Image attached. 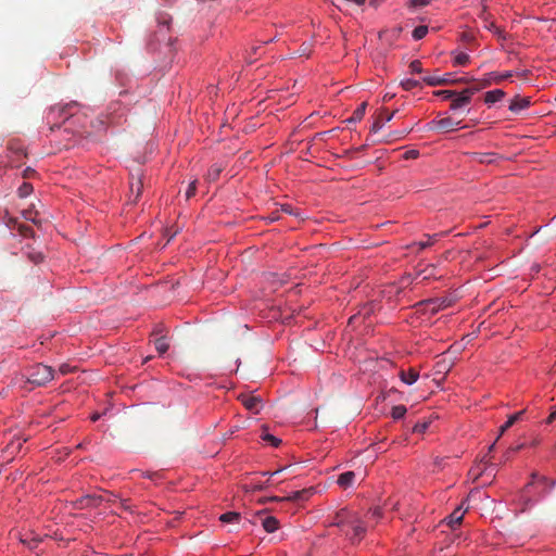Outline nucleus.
<instances>
[{
    "instance_id": "2eb2a0df",
    "label": "nucleus",
    "mask_w": 556,
    "mask_h": 556,
    "mask_svg": "<svg viewBox=\"0 0 556 556\" xmlns=\"http://www.w3.org/2000/svg\"><path fill=\"white\" fill-rule=\"evenodd\" d=\"M523 414H525V410H520V412H518V413H515V414L510 415V416L508 417L507 421H506L503 426H501V428H500V433H498V435H497V438H496V441H497V440H498V439H500V438H501V437H502V435H503V434H504V433H505V432H506V431H507V430H508L513 425H515V422H517V421L521 418V416H522Z\"/></svg>"
},
{
    "instance_id": "a19ab883",
    "label": "nucleus",
    "mask_w": 556,
    "mask_h": 556,
    "mask_svg": "<svg viewBox=\"0 0 556 556\" xmlns=\"http://www.w3.org/2000/svg\"><path fill=\"white\" fill-rule=\"evenodd\" d=\"M195 191H197V181H192L190 182L187 191H186V199H190L191 197H193L195 194Z\"/></svg>"
},
{
    "instance_id": "2f4dec72",
    "label": "nucleus",
    "mask_w": 556,
    "mask_h": 556,
    "mask_svg": "<svg viewBox=\"0 0 556 556\" xmlns=\"http://www.w3.org/2000/svg\"><path fill=\"white\" fill-rule=\"evenodd\" d=\"M261 438H262V440H263V441H265V442L269 443V444H270L271 446H274V447H278V446L280 445V443H281V440H280V439H278V438L274 437V435H273V434H270V433H263V434L261 435Z\"/></svg>"
},
{
    "instance_id": "412c9836",
    "label": "nucleus",
    "mask_w": 556,
    "mask_h": 556,
    "mask_svg": "<svg viewBox=\"0 0 556 556\" xmlns=\"http://www.w3.org/2000/svg\"><path fill=\"white\" fill-rule=\"evenodd\" d=\"M495 154L494 153H473L472 160L480 164H490L494 162Z\"/></svg>"
},
{
    "instance_id": "69168bd1",
    "label": "nucleus",
    "mask_w": 556,
    "mask_h": 556,
    "mask_svg": "<svg viewBox=\"0 0 556 556\" xmlns=\"http://www.w3.org/2000/svg\"><path fill=\"white\" fill-rule=\"evenodd\" d=\"M489 29H495L497 30V27L494 25V23H491L490 26L488 27Z\"/></svg>"
},
{
    "instance_id": "f257e3e1",
    "label": "nucleus",
    "mask_w": 556,
    "mask_h": 556,
    "mask_svg": "<svg viewBox=\"0 0 556 556\" xmlns=\"http://www.w3.org/2000/svg\"><path fill=\"white\" fill-rule=\"evenodd\" d=\"M26 381L34 387H43L54 379V369L38 363L26 369Z\"/></svg>"
},
{
    "instance_id": "9b49d317",
    "label": "nucleus",
    "mask_w": 556,
    "mask_h": 556,
    "mask_svg": "<svg viewBox=\"0 0 556 556\" xmlns=\"http://www.w3.org/2000/svg\"><path fill=\"white\" fill-rule=\"evenodd\" d=\"M350 527L353 530V534L350 536V540L353 544H355L356 542H359L364 538V535L366 533V527L361 521L359 518H358V522H355L354 525H350Z\"/></svg>"
},
{
    "instance_id": "bb28decb",
    "label": "nucleus",
    "mask_w": 556,
    "mask_h": 556,
    "mask_svg": "<svg viewBox=\"0 0 556 556\" xmlns=\"http://www.w3.org/2000/svg\"><path fill=\"white\" fill-rule=\"evenodd\" d=\"M74 105L75 104H66L64 106H54L51 109L49 114L51 115V114L59 113V115H64V117L67 118V116L72 115V113L70 111Z\"/></svg>"
},
{
    "instance_id": "a878e982",
    "label": "nucleus",
    "mask_w": 556,
    "mask_h": 556,
    "mask_svg": "<svg viewBox=\"0 0 556 556\" xmlns=\"http://www.w3.org/2000/svg\"><path fill=\"white\" fill-rule=\"evenodd\" d=\"M240 519V514L236 511H228L220 515L219 520L224 523L238 522Z\"/></svg>"
},
{
    "instance_id": "f3484780",
    "label": "nucleus",
    "mask_w": 556,
    "mask_h": 556,
    "mask_svg": "<svg viewBox=\"0 0 556 556\" xmlns=\"http://www.w3.org/2000/svg\"><path fill=\"white\" fill-rule=\"evenodd\" d=\"M505 97V92L502 89H494L488 91L484 94V101L486 104H493L497 101H501Z\"/></svg>"
},
{
    "instance_id": "ddd939ff",
    "label": "nucleus",
    "mask_w": 556,
    "mask_h": 556,
    "mask_svg": "<svg viewBox=\"0 0 556 556\" xmlns=\"http://www.w3.org/2000/svg\"><path fill=\"white\" fill-rule=\"evenodd\" d=\"M142 188H143V184L141 180V176L138 175L137 177H135L132 175L131 181H130V193H131V195H134L132 203H136L137 200L139 199Z\"/></svg>"
},
{
    "instance_id": "052dcab7",
    "label": "nucleus",
    "mask_w": 556,
    "mask_h": 556,
    "mask_svg": "<svg viewBox=\"0 0 556 556\" xmlns=\"http://www.w3.org/2000/svg\"><path fill=\"white\" fill-rule=\"evenodd\" d=\"M380 0H370V5L377 7L379 4Z\"/></svg>"
},
{
    "instance_id": "de8ad7c7",
    "label": "nucleus",
    "mask_w": 556,
    "mask_h": 556,
    "mask_svg": "<svg viewBox=\"0 0 556 556\" xmlns=\"http://www.w3.org/2000/svg\"><path fill=\"white\" fill-rule=\"evenodd\" d=\"M510 76H511V74L508 72V73H506V74H502L501 76L494 75L493 77H494V80H495L496 83H500V81H502L503 79H506V78H508V77H510Z\"/></svg>"
},
{
    "instance_id": "4d7b16f0",
    "label": "nucleus",
    "mask_w": 556,
    "mask_h": 556,
    "mask_svg": "<svg viewBox=\"0 0 556 556\" xmlns=\"http://www.w3.org/2000/svg\"><path fill=\"white\" fill-rule=\"evenodd\" d=\"M522 447H523V444H519V445H517V446H515V447L510 448V451H513V452H518V451H520Z\"/></svg>"
},
{
    "instance_id": "4c0bfd02",
    "label": "nucleus",
    "mask_w": 556,
    "mask_h": 556,
    "mask_svg": "<svg viewBox=\"0 0 556 556\" xmlns=\"http://www.w3.org/2000/svg\"><path fill=\"white\" fill-rule=\"evenodd\" d=\"M429 427V424L427 421H424V422H417L414 427H413V432L414 433H424Z\"/></svg>"
},
{
    "instance_id": "680f3d73",
    "label": "nucleus",
    "mask_w": 556,
    "mask_h": 556,
    "mask_svg": "<svg viewBox=\"0 0 556 556\" xmlns=\"http://www.w3.org/2000/svg\"><path fill=\"white\" fill-rule=\"evenodd\" d=\"M469 89L475 90V93L479 91L481 88H479V84L477 83V86L470 87Z\"/></svg>"
},
{
    "instance_id": "0e129e2a",
    "label": "nucleus",
    "mask_w": 556,
    "mask_h": 556,
    "mask_svg": "<svg viewBox=\"0 0 556 556\" xmlns=\"http://www.w3.org/2000/svg\"><path fill=\"white\" fill-rule=\"evenodd\" d=\"M177 231H174L172 232L170 235H168V241H170L175 236H176Z\"/></svg>"
},
{
    "instance_id": "338daca9",
    "label": "nucleus",
    "mask_w": 556,
    "mask_h": 556,
    "mask_svg": "<svg viewBox=\"0 0 556 556\" xmlns=\"http://www.w3.org/2000/svg\"><path fill=\"white\" fill-rule=\"evenodd\" d=\"M40 260H42V256L40 254L38 256H35L34 258L35 262H39Z\"/></svg>"
},
{
    "instance_id": "774afa93",
    "label": "nucleus",
    "mask_w": 556,
    "mask_h": 556,
    "mask_svg": "<svg viewBox=\"0 0 556 556\" xmlns=\"http://www.w3.org/2000/svg\"><path fill=\"white\" fill-rule=\"evenodd\" d=\"M494 447H495V443H493V444L489 447V451H490V452H491V451H493V450H494Z\"/></svg>"
},
{
    "instance_id": "6e6552de",
    "label": "nucleus",
    "mask_w": 556,
    "mask_h": 556,
    "mask_svg": "<svg viewBox=\"0 0 556 556\" xmlns=\"http://www.w3.org/2000/svg\"><path fill=\"white\" fill-rule=\"evenodd\" d=\"M239 400L241 401L242 405L253 414H258L262 409L263 404L260 396L242 394L239 396Z\"/></svg>"
},
{
    "instance_id": "f8f14e48",
    "label": "nucleus",
    "mask_w": 556,
    "mask_h": 556,
    "mask_svg": "<svg viewBox=\"0 0 556 556\" xmlns=\"http://www.w3.org/2000/svg\"><path fill=\"white\" fill-rule=\"evenodd\" d=\"M465 510H463L462 506L454 509V511L446 518L447 525L451 529H456L464 518Z\"/></svg>"
},
{
    "instance_id": "0eeeda50",
    "label": "nucleus",
    "mask_w": 556,
    "mask_h": 556,
    "mask_svg": "<svg viewBox=\"0 0 556 556\" xmlns=\"http://www.w3.org/2000/svg\"><path fill=\"white\" fill-rule=\"evenodd\" d=\"M473 94L475 90L472 89H464L460 93L456 92V96L452 98L451 110L456 111L467 105Z\"/></svg>"
},
{
    "instance_id": "58836bf2",
    "label": "nucleus",
    "mask_w": 556,
    "mask_h": 556,
    "mask_svg": "<svg viewBox=\"0 0 556 556\" xmlns=\"http://www.w3.org/2000/svg\"><path fill=\"white\" fill-rule=\"evenodd\" d=\"M281 211L289 215H294L295 217H301V214L298 211H295L290 204L281 205Z\"/></svg>"
},
{
    "instance_id": "c756f323",
    "label": "nucleus",
    "mask_w": 556,
    "mask_h": 556,
    "mask_svg": "<svg viewBox=\"0 0 556 556\" xmlns=\"http://www.w3.org/2000/svg\"><path fill=\"white\" fill-rule=\"evenodd\" d=\"M406 412H407V409L404 405H396V406H393L391 416L393 419H401L405 416Z\"/></svg>"
},
{
    "instance_id": "9d476101",
    "label": "nucleus",
    "mask_w": 556,
    "mask_h": 556,
    "mask_svg": "<svg viewBox=\"0 0 556 556\" xmlns=\"http://www.w3.org/2000/svg\"><path fill=\"white\" fill-rule=\"evenodd\" d=\"M531 101L530 98H520L519 96H516L509 104V110L514 113H519L520 111L529 108Z\"/></svg>"
},
{
    "instance_id": "dca6fc26",
    "label": "nucleus",
    "mask_w": 556,
    "mask_h": 556,
    "mask_svg": "<svg viewBox=\"0 0 556 556\" xmlns=\"http://www.w3.org/2000/svg\"><path fill=\"white\" fill-rule=\"evenodd\" d=\"M418 377H419V372L414 368H409L407 371H405V370L400 371L401 380L408 386L415 383L417 381Z\"/></svg>"
},
{
    "instance_id": "f03ea898",
    "label": "nucleus",
    "mask_w": 556,
    "mask_h": 556,
    "mask_svg": "<svg viewBox=\"0 0 556 556\" xmlns=\"http://www.w3.org/2000/svg\"><path fill=\"white\" fill-rule=\"evenodd\" d=\"M422 307L425 313H429L431 315L437 314L439 311L444 309L452 305V301L447 298H434L422 301L418 304Z\"/></svg>"
},
{
    "instance_id": "423d86ee",
    "label": "nucleus",
    "mask_w": 556,
    "mask_h": 556,
    "mask_svg": "<svg viewBox=\"0 0 556 556\" xmlns=\"http://www.w3.org/2000/svg\"><path fill=\"white\" fill-rule=\"evenodd\" d=\"M104 496L98 494H88L81 496L75 502V506L78 509L92 508L98 507L101 503H103Z\"/></svg>"
},
{
    "instance_id": "7ed1b4c3",
    "label": "nucleus",
    "mask_w": 556,
    "mask_h": 556,
    "mask_svg": "<svg viewBox=\"0 0 556 556\" xmlns=\"http://www.w3.org/2000/svg\"><path fill=\"white\" fill-rule=\"evenodd\" d=\"M355 522H358V515L346 508H342L336 513L331 525L342 528L344 526L350 527V525H354Z\"/></svg>"
},
{
    "instance_id": "c9c22d12",
    "label": "nucleus",
    "mask_w": 556,
    "mask_h": 556,
    "mask_svg": "<svg viewBox=\"0 0 556 556\" xmlns=\"http://www.w3.org/2000/svg\"><path fill=\"white\" fill-rule=\"evenodd\" d=\"M21 542L24 545H26L29 549H35V548H37L40 541L36 538H31V539L22 538Z\"/></svg>"
},
{
    "instance_id": "e433bc0d",
    "label": "nucleus",
    "mask_w": 556,
    "mask_h": 556,
    "mask_svg": "<svg viewBox=\"0 0 556 556\" xmlns=\"http://www.w3.org/2000/svg\"><path fill=\"white\" fill-rule=\"evenodd\" d=\"M435 96L441 97L443 100H452L456 96V91L453 90H438L434 92Z\"/></svg>"
},
{
    "instance_id": "393cba45",
    "label": "nucleus",
    "mask_w": 556,
    "mask_h": 556,
    "mask_svg": "<svg viewBox=\"0 0 556 556\" xmlns=\"http://www.w3.org/2000/svg\"><path fill=\"white\" fill-rule=\"evenodd\" d=\"M222 170H223V168H222V166H220V165H218V164H213V165L210 167V169L207 170L206 179H207L208 181H215V180L218 178V176H219V174H220V172H222Z\"/></svg>"
},
{
    "instance_id": "b1692460",
    "label": "nucleus",
    "mask_w": 556,
    "mask_h": 556,
    "mask_svg": "<svg viewBox=\"0 0 556 556\" xmlns=\"http://www.w3.org/2000/svg\"><path fill=\"white\" fill-rule=\"evenodd\" d=\"M445 232L434 233V235H426L428 238L427 241H420L416 243L420 250H424L428 247H431L435 241H438L439 238L443 237Z\"/></svg>"
},
{
    "instance_id": "4be33fe9",
    "label": "nucleus",
    "mask_w": 556,
    "mask_h": 556,
    "mask_svg": "<svg viewBox=\"0 0 556 556\" xmlns=\"http://www.w3.org/2000/svg\"><path fill=\"white\" fill-rule=\"evenodd\" d=\"M375 311V304L374 303H367L365 304L358 312L357 315H354L350 318V323L358 318V316H363L364 318L369 317Z\"/></svg>"
},
{
    "instance_id": "6ab92c4d",
    "label": "nucleus",
    "mask_w": 556,
    "mask_h": 556,
    "mask_svg": "<svg viewBox=\"0 0 556 556\" xmlns=\"http://www.w3.org/2000/svg\"><path fill=\"white\" fill-rule=\"evenodd\" d=\"M354 479H355L354 471H345L339 476L337 482L341 488L346 489L353 484Z\"/></svg>"
},
{
    "instance_id": "a18cd8bd",
    "label": "nucleus",
    "mask_w": 556,
    "mask_h": 556,
    "mask_svg": "<svg viewBox=\"0 0 556 556\" xmlns=\"http://www.w3.org/2000/svg\"><path fill=\"white\" fill-rule=\"evenodd\" d=\"M20 231L23 236H30L33 235V230L28 226H21Z\"/></svg>"
},
{
    "instance_id": "c03bdc74",
    "label": "nucleus",
    "mask_w": 556,
    "mask_h": 556,
    "mask_svg": "<svg viewBox=\"0 0 556 556\" xmlns=\"http://www.w3.org/2000/svg\"><path fill=\"white\" fill-rule=\"evenodd\" d=\"M340 2V4H338V8L340 10H342L343 8V4H346L349 2H354L355 4L357 5H363L365 3L366 0H338Z\"/></svg>"
},
{
    "instance_id": "5fc2aeb1",
    "label": "nucleus",
    "mask_w": 556,
    "mask_h": 556,
    "mask_svg": "<svg viewBox=\"0 0 556 556\" xmlns=\"http://www.w3.org/2000/svg\"><path fill=\"white\" fill-rule=\"evenodd\" d=\"M418 155V152L413 150V151H409L406 153V157L409 159V157H416Z\"/></svg>"
},
{
    "instance_id": "39448f33",
    "label": "nucleus",
    "mask_w": 556,
    "mask_h": 556,
    "mask_svg": "<svg viewBox=\"0 0 556 556\" xmlns=\"http://www.w3.org/2000/svg\"><path fill=\"white\" fill-rule=\"evenodd\" d=\"M256 522H260L268 533H273L279 528L278 519L274 516L266 515L265 510H261L255 515L254 523Z\"/></svg>"
},
{
    "instance_id": "473e14b6",
    "label": "nucleus",
    "mask_w": 556,
    "mask_h": 556,
    "mask_svg": "<svg viewBox=\"0 0 556 556\" xmlns=\"http://www.w3.org/2000/svg\"><path fill=\"white\" fill-rule=\"evenodd\" d=\"M401 86H402V88H403L404 90H407V91H408V90H412V89H414V88L418 87V86H419V81H418V80H415V79H410V78H408V79H404V80H402V81H401Z\"/></svg>"
},
{
    "instance_id": "7c9ffc66",
    "label": "nucleus",
    "mask_w": 556,
    "mask_h": 556,
    "mask_svg": "<svg viewBox=\"0 0 556 556\" xmlns=\"http://www.w3.org/2000/svg\"><path fill=\"white\" fill-rule=\"evenodd\" d=\"M428 34V27L425 26V25H420V26H417L414 30H413V38L415 40H420L422 39L426 35Z\"/></svg>"
},
{
    "instance_id": "49530a36",
    "label": "nucleus",
    "mask_w": 556,
    "mask_h": 556,
    "mask_svg": "<svg viewBox=\"0 0 556 556\" xmlns=\"http://www.w3.org/2000/svg\"><path fill=\"white\" fill-rule=\"evenodd\" d=\"M160 24L162 25L161 31H165L168 29L169 20H167V18L160 20Z\"/></svg>"
},
{
    "instance_id": "1a4fd4ad",
    "label": "nucleus",
    "mask_w": 556,
    "mask_h": 556,
    "mask_svg": "<svg viewBox=\"0 0 556 556\" xmlns=\"http://www.w3.org/2000/svg\"><path fill=\"white\" fill-rule=\"evenodd\" d=\"M314 494V488H307L300 491H295L286 497H271V501H291V502H304L307 501Z\"/></svg>"
},
{
    "instance_id": "13d9d810",
    "label": "nucleus",
    "mask_w": 556,
    "mask_h": 556,
    "mask_svg": "<svg viewBox=\"0 0 556 556\" xmlns=\"http://www.w3.org/2000/svg\"><path fill=\"white\" fill-rule=\"evenodd\" d=\"M100 418V414L96 413L91 416L92 421H97Z\"/></svg>"
},
{
    "instance_id": "ea45409f",
    "label": "nucleus",
    "mask_w": 556,
    "mask_h": 556,
    "mask_svg": "<svg viewBox=\"0 0 556 556\" xmlns=\"http://www.w3.org/2000/svg\"><path fill=\"white\" fill-rule=\"evenodd\" d=\"M409 68L412 71V73H416V74L421 73L422 72L421 62L418 60L412 61L409 64Z\"/></svg>"
},
{
    "instance_id": "aec40b11",
    "label": "nucleus",
    "mask_w": 556,
    "mask_h": 556,
    "mask_svg": "<svg viewBox=\"0 0 556 556\" xmlns=\"http://www.w3.org/2000/svg\"><path fill=\"white\" fill-rule=\"evenodd\" d=\"M367 103L363 102L358 108L353 112L352 116L346 119L348 123H356L363 119L366 112Z\"/></svg>"
},
{
    "instance_id": "603ef678",
    "label": "nucleus",
    "mask_w": 556,
    "mask_h": 556,
    "mask_svg": "<svg viewBox=\"0 0 556 556\" xmlns=\"http://www.w3.org/2000/svg\"><path fill=\"white\" fill-rule=\"evenodd\" d=\"M555 419H556V410L549 414V416L547 417L546 422L547 424H552Z\"/></svg>"
},
{
    "instance_id": "f704fd0d",
    "label": "nucleus",
    "mask_w": 556,
    "mask_h": 556,
    "mask_svg": "<svg viewBox=\"0 0 556 556\" xmlns=\"http://www.w3.org/2000/svg\"><path fill=\"white\" fill-rule=\"evenodd\" d=\"M33 191V187L30 184H27V182H24L20 188H18V195L21 198H26L27 195H29Z\"/></svg>"
},
{
    "instance_id": "72a5a7b5",
    "label": "nucleus",
    "mask_w": 556,
    "mask_h": 556,
    "mask_svg": "<svg viewBox=\"0 0 556 556\" xmlns=\"http://www.w3.org/2000/svg\"><path fill=\"white\" fill-rule=\"evenodd\" d=\"M432 0H408L407 7L409 9H416L420 7H427Z\"/></svg>"
},
{
    "instance_id": "c85d7f7f",
    "label": "nucleus",
    "mask_w": 556,
    "mask_h": 556,
    "mask_svg": "<svg viewBox=\"0 0 556 556\" xmlns=\"http://www.w3.org/2000/svg\"><path fill=\"white\" fill-rule=\"evenodd\" d=\"M453 62H454V65L464 66L470 62V56H469V54H467L465 52H458L455 54Z\"/></svg>"
},
{
    "instance_id": "e2e57ef3",
    "label": "nucleus",
    "mask_w": 556,
    "mask_h": 556,
    "mask_svg": "<svg viewBox=\"0 0 556 556\" xmlns=\"http://www.w3.org/2000/svg\"><path fill=\"white\" fill-rule=\"evenodd\" d=\"M480 16L483 17L484 20H486V11H485V9L482 10Z\"/></svg>"
},
{
    "instance_id": "20e7f679",
    "label": "nucleus",
    "mask_w": 556,
    "mask_h": 556,
    "mask_svg": "<svg viewBox=\"0 0 556 556\" xmlns=\"http://www.w3.org/2000/svg\"><path fill=\"white\" fill-rule=\"evenodd\" d=\"M460 122H455L451 117H444L441 119L431 121L428 126L431 130H438L440 132H450L456 129L459 126Z\"/></svg>"
},
{
    "instance_id": "864d4df0",
    "label": "nucleus",
    "mask_w": 556,
    "mask_h": 556,
    "mask_svg": "<svg viewBox=\"0 0 556 556\" xmlns=\"http://www.w3.org/2000/svg\"><path fill=\"white\" fill-rule=\"evenodd\" d=\"M540 477H541V476H539V473L533 472V473L531 475V479H532V480H531V482H530L528 485H531L535 480H538V481H539V480H540Z\"/></svg>"
},
{
    "instance_id": "3c124183",
    "label": "nucleus",
    "mask_w": 556,
    "mask_h": 556,
    "mask_svg": "<svg viewBox=\"0 0 556 556\" xmlns=\"http://www.w3.org/2000/svg\"><path fill=\"white\" fill-rule=\"evenodd\" d=\"M116 500V495L112 494V493H109V496L108 497H104L103 502H106V503H114Z\"/></svg>"
},
{
    "instance_id": "37998d69",
    "label": "nucleus",
    "mask_w": 556,
    "mask_h": 556,
    "mask_svg": "<svg viewBox=\"0 0 556 556\" xmlns=\"http://www.w3.org/2000/svg\"><path fill=\"white\" fill-rule=\"evenodd\" d=\"M299 53H300V55L308 56L311 53V45L306 43V42L302 43V46L300 47Z\"/></svg>"
},
{
    "instance_id": "79ce46f5",
    "label": "nucleus",
    "mask_w": 556,
    "mask_h": 556,
    "mask_svg": "<svg viewBox=\"0 0 556 556\" xmlns=\"http://www.w3.org/2000/svg\"><path fill=\"white\" fill-rule=\"evenodd\" d=\"M492 80H494L493 74H490L488 78L477 81L479 84V88H486L491 85Z\"/></svg>"
},
{
    "instance_id": "a211bd4d",
    "label": "nucleus",
    "mask_w": 556,
    "mask_h": 556,
    "mask_svg": "<svg viewBox=\"0 0 556 556\" xmlns=\"http://www.w3.org/2000/svg\"><path fill=\"white\" fill-rule=\"evenodd\" d=\"M422 80L429 86H444L453 83L448 77L425 76Z\"/></svg>"
},
{
    "instance_id": "cd10ccee",
    "label": "nucleus",
    "mask_w": 556,
    "mask_h": 556,
    "mask_svg": "<svg viewBox=\"0 0 556 556\" xmlns=\"http://www.w3.org/2000/svg\"><path fill=\"white\" fill-rule=\"evenodd\" d=\"M154 345H155L156 351L160 354H164L169 349V344L165 337H160V338L155 339Z\"/></svg>"
},
{
    "instance_id": "bf43d9fd",
    "label": "nucleus",
    "mask_w": 556,
    "mask_h": 556,
    "mask_svg": "<svg viewBox=\"0 0 556 556\" xmlns=\"http://www.w3.org/2000/svg\"><path fill=\"white\" fill-rule=\"evenodd\" d=\"M539 481L542 482V483H547L548 482L547 478L544 477V476H541Z\"/></svg>"
},
{
    "instance_id": "09e8293b",
    "label": "nucleus",
    "mask_w": 556,
    "mask_h": 556,
    "mask_svg": "<svg viewBox=\"0 0 556 556\" xmlns=\"http://www.w3.org/2000/svg\"><path fill=\"white\" fill-rule=\"evenodd\" d=\"M59 370L62 375H66L71 371V367L67 364H62Z\"/></svg>"
},
{
    "instance_id": "5701e85b",
    "label": "nucleus",
    "mask_w": 556,
    "mask_h": 556,
    "mask_svg": "<svg viewBox=\"0 0 556 556\" xmlns=\"http://www.w3.org/2000/svg\"><path fill=\"white\" fill-rule=\"evenodd\" d=\"M26 440H22L20 438H16L14 440H12L8 445H7V451L10 455H15L17 454L21 448H22V445H23V442H25Z\"/></svg>"
},
{
    "instance_id": "8fccbe9b",
    "label": "nucleus",
    "mask_w": 556,
    "mask_h": 556,
    "mask_svg": "<svg viewBox=\"0 0 556 556\" xmlns=\"http://www.w3.org/2000/svg\"><path fill=\"white\" fill-rule=\"evenodd\" d=\"M371 515L372 517L375 518H380L382 513H381V508L380 507H376L371 510Z\"/></svg>"
},
{
    "instance_id": "4468645a",
    "label": "nucleus",
    "mask_w": 556,
    "mask_h": 556,
    "mask_svg": "<svg viewBox=\"0 0 556 556\" xmlns=\"http://www.w3.org/2000/svg\"><path fill=\"white\" fill-rule=\"evenodd\" d=\"M394 114L395 112L389 113L386 109H383L377 119L374 122L372 130L378 131L381 129L384 123H388L393 118Z\"/></svg>"
},
{
    "instance_id": "6e6d98bb",
    "label": "nucleus",
    "mask_w": 556,
    "mask_h": 556,
    "mask_svg": "<svg viewBox=\"0 0 556 556\" xmlns=\"http://www.w3.org/2000/svg\"><path fill=\"white\" fill-rule=\"evenodd\" d=\"M393 97H394V94L386 93V94L383 96V101H384V102L390 101Z\"/></svg>"
}]
</instances>
